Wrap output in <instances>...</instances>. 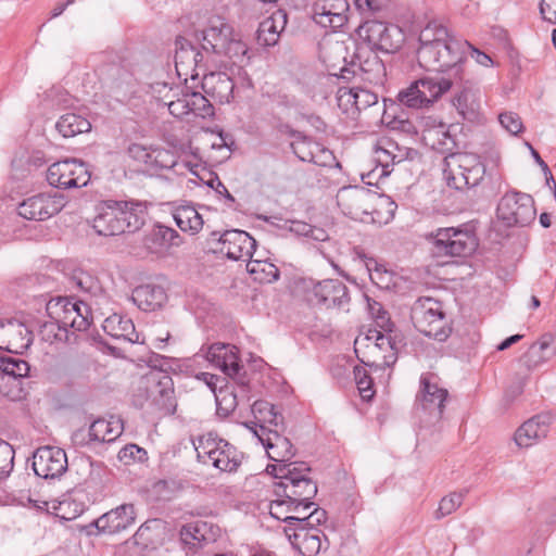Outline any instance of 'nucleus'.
Here are the masks:
<instances>
[{"label":"nucleus","mask_w":556,"mask_h":556,"mask_svg":"<svg viewBox=\"0 0 556 556\" xmlns=\"http://www.w3.org/2000/svg\"><path fill=\"white\" fill-rule=\"evenodd\" d=\"M417 60L427 71L452 72L448 77H422L397 94L399 105L408 109L428 108L453 86L462 83L464 46L438 20H432L419 33Z\"/></svg>","instance_id":"obj_1"},{"label":"nucleus","mask_w":556,"mask_h":556,"mask_svg":"<svg viewBox=\"0 0 556 556\" xmlns=\"http://www.w3.org/2000/svg\"><path fill=\"white\" fill-rule=\"evenodd\" d=\"M143 224L144 219L136 212L134 204L114 200H106L99 204L97 215L92 219L94 231L105 237L135 232Z\"/></svg>","instance_id":"obj_2"},{"label":"nucleus","mask_w":556,"mask_h":556,"mask_svg":"<svg viewBox=\"0 0 556 556\" xmlns=\"http://www.w3.org/2000/svg\"><path fill=\"white\" fill-rule=\"evenodd\" d=\"M194 37L201 41V47L205 52L211 51L229 59H240L248 51L233 27L222 17L211 18L207 27L195 31Z\"/></svg>","instance_id":"obj_3"},{"label":"nucleus","mask_w":556,"mask_h":556,"mask_svg":"<svg viewBox=\"0 0 556 556\" xmlns=\"http://www.w3.org/2000/svg\"><path fill=\"white\" fill-rule=\"evenodd\" d=\"M485 175V165L475 153H450L444 157L443 177L448 187L456 190L478 186Z\"/></svg>","instance_id":"obj_4"},{"label":"nucleus","mask_w":556,"mask_h":556,"mask_svg":"<svg viewBox=\"0 0 556 556\" xmlns=\"http://www.w3.org/2000/svg\"><path fill=\"white\" fill-rule=\"evenodd\" d=\"M431 252L437 257H467L478 248L475 232L464 227L439 228L428 236Z\"/></svg>","instance_id":"obj_5"},{"label":"nucleus","mask_w":556,"mask_h":556,"mask_svg":"<svg viewBox=\"0 0 556 556\" xmlns=\"http://www.w3.org/2000/svg\"><path fill=\"white\" fill-rule=\"evenodd\" d=\"M410 317L415 328L429 338L444 341L450 336L442 303L432 298H419L412 307Z\"/></svg>","instance_id":"obj_6"},{"label":"nucleus","mask_w":556,"mask_h":556,"mask_svg":"<svg viewBox=\"0 0 556 556\" xmlns=\"http://www.w3.org/2000/svg\"><path fill=\"white\" fill-rule=\"evenodd\" d=\"M198 459L203 464H211L223 472L237 471L243 455L236 446L212 433L203 435L195 445Z\"/></svg>","instance_id":"obj_7"},{"label":"nucleus","mask_w":556,"mask_h":556,"mask_svg":"<svg viewBox=\"0 0 556 556\" xmlns=\"http://www.w3.org/2000/svg\"><path fill=\"white\" fill-rule=\"evenodd\" d=\"M48 316L60 323V327L75 331H86L92 324L90 306L84 301H73L66 296H58L46 305Z\"/></svg>","instance_id":"obj_8"},{"label":"nucleus","mask_w":556,"mask_h":556,"mask_svg":"<svg viewBox=\"0 0 556 556\" xmlns=\"http://www.w3.org/2000/svg\"><path fill=\"white\" fill-rule=\"evenodd\" d=\"M357 31L371 50H379L384 53L396 52L405 39L399 26L375 18H367L359 25Z\"/></svg>","instance_id":"obj_9"},{"label":"nucleus","mask_w":556,"mask_h":556,"mask_svg":"<svg viewBox=\"0 0 556 556\" xmlns=\"http://www.w3.org/2000/svg\"><path fill=\"white\" fill-rule=\"evenodd\" d=\"M497 217L507 227H525L535 219L533 198L520 191L506 192L496 208Z\"/></svg>","instance_id":"obj_10"},{"label":"nucleus","mask_w":556,"mask_h":556,"mask_svg":"<svg viewBox=\"0 0 556 556\" xmlns=\"http://www.w3.org/2000/svg\"><path fill=\"white\" fill-rule=\"evenodd\" d=\"M147 392V401L164 415H173L176 412L174 382L169 375L163 371L151 372L141 380Z\"/></svg>","instance_id":"obj_11"},{"label":"nucleus","mask_w":556,"mask_h":556,"mask_svg":"<svg viewBox=\"0 0 556 556\" xmlns=\"http://www.w3.org/2000/svg\"><path fill=\"white\" fill-rule=\"evenodd\" d=\"M48 182L59 189L81 188L90 180L87 165L76 159H66L51 164L47 170Z\"/></svg>","instance_id":"obj_12"},{"label":"nucleus","mask_w":556,"mask_h":556,"mask_svg":"<svg viewBox=\"0 0 556 556\" xmlns=\"http://www.w3.org/2000/svg\"><path fill=\"white\" fill-rule=\"evenodd\" d=\"M447 395V390L439 387L433 374H424L416 396V408L439 420L442 418Z\"/></svg>","instance_id":"obj_13"},{"label":"nucleus","mask_w":556,"mask_h":556,"mask_svg":"<svg viewBox=\"0 0 556 556\" xmlns=\"http://www.w3.org/2000/svg\"><path fill=\"white\" fill-rule=\"evenodd\" d=\"M29 371V365L22 358L0 356V394L18 400L22 397V378Z\"/></svg>","instance_id":"obj_14"},{"label":"nucleus","mask_w":556,"mask_h":556,"mask_svg":"<svg viewBox=\"0 0 556 556\" xmlns=\"http://www.w3.org/2000/svg\"><path fill=\"white\" fill-rule=\"evenodd\" d=\"M307 299L313 305L325 308H344L350 303L348 287L339 279H326L315 283Z\"/></svg>","instance_id":"obj_15"},{"label":"nucleus","mask_w":556,"mask_h":556,"mask_svg":"<svg viewBox=\"0 0 556 556\" xmlns=\"http://www.w3.org/2000/svg\"><path fill=\"white\" fill-rule=\"evenodd\" d=\"M64 205V197L58 192L39 193L18 205V215L29 220H46L58 214Z\"/></svg>","instance_id":"obj_16"},{"label":"nucleus","mask_w":556,"mask_h":556,"mask_svg":"<svg viewBox=\"0 0 556 556\" xmlns=\"http://www.w3.org/2000/svg\"><path fill=\"white\" fill-rule=\"evenodd\" d=\"M67 456L63 448L58 446H41L33 455V469L43 479H55L67 470Z\"/></svg>","instance_id":"obj_17"},{"label":"nucleus","mask_w":556,"mask_h":556,"mask_svg":"<svg viewBox=\"0 0 556 556\" xmlns=\"http://www.w3.org/2000/svg\"><path fill=\"white\" fill-rule=\"evenodd\" d=\"M285 429H271L261 425L254 429V434L266 450L268 457L276 463H287L294 456L290 440L282 435Z\"/></svg>","instance_id":"obj_18"},{"label":"nucleus","mask_w":556,"mask_h":556,"mask_svg":"<svg viewBox=\"0 0 556 556\" xmlns=\"http://www.w3.org/2000/svg\"><path fill=\"white\" fill-rule=\"evenodd\" d=\"M33 342V332L17 319L0 320V349L22 354Z\"/></svg>","instance_id":"obj_19"},{"label":"nucleus","mask_w":556,"mask_h":556,"mask_svg":"<svg viewBox=\"0 0 556 556\" xmlns=\"http://www.w3.org/2000/svg\"><path fill=\"white\" fill-rule=\"evenodd\" d=\"M348 0H317L313 7V20L321 27L333 30L348 22Z\"/></svg>","instance_id":"obj_20"},{"label":"nucleus","mask_w":556,"mask_h":556,"mask_svg":"<svg viewBox=\"0 0 556 556\" xmlns=\"http://www.w3.org/2000/svg\"><path fill=\"white\" fill-rule=\"evenodd\" d=\"M137 511L134 504H122L94 520L99 532L115 534L127 530L136 522Z\"/></svg>","instance_id":"obj_21"},{"label":"nucleus","mask_w":556,"mask_h":556,"mask_svg":"<svg viewBox=\"0 0 556 556\" xmlns=\"http://www.w3.org/2000/svg\"><path fill=\"white\" fill-rule=\"evenodd\" d=\"M220 252L229 260H250L256 248V241L243 230L232 229L225 231L220 238Z\"/></svg>","instance_id":"obj_22"},{"label":"nucleus","mask_w":556,"mask_h":556,"mask_svg":"<svg viewBox=\"0 0 556 556\" xmlns=\"http://www.w3.org/2000/svg\"><path fill=\"white\" fill-rule=\"evenodd\" d=\"M371 199L369 190L358 186H348L341 188L337 193V204L343 214L351 218H359L364 214H369V200Z\"/></svg>","instance_id":"obj_23"},{"label":"nucleus","mask_w":556,"mask_h":556,"mask_svg":"<svg viewBox=\"0 0 556 556\" xmlns=\"http://www.w3.org/2000/svg\"><path fill=\"white\" fill-rule=\"evenodd\" d=\"M460 76L462 83L453 86L456 90L453 105L464 118L473 121L480 109V91L471 79L466 78L465 70H462Z\"/></svg>","instance_id":"obj_24"},{"label":"nucleus","mask_w":556,"mask_h":556,"mask_svg":"<svg viewBox=\"0 0 556 556\" xmlns=\"http://www.w3.org/2000/svg\"><path fill=\"white\" fill-rule=\"evenodd\" d=\"M203 62V53L186 37L178 36L175 40V67L179 76L195 78L197 68Z\"/></svg>","instance_id":"obj_25"},{"label":"nucleus","mask_w":556,"mask_h":556,"mask_svg":"<svg viewBox=\"0 0 556 556\" xmlns=\"http://www.w3.org/2000/svg\"><path fill=\"white\" fill-rule=\"evenodd\" d=\"M179 535L185 545L197 549L214 543L220 535V529L212 522L197 520L182 526Z\"/></svg>","instance_id":"obj_26"},{"label":"nucleus","mask_w":556,"mask_h":556,"mask_svg":"<svg viewBox=\"0 0 556 556\" xmlns=\"http://www.w3.org/2000/svg\"><path fill=\"white\" fill-rule=\"evenodd\" d=\"M552 417L548 414L535 415L525 421L515 432L514 440L519 447H530L545 439L549 432Z\"/></svg>","instance_id":"obj_27"},{"label":"nucleus","mask_w":556,"mask_h":556,"mask_svg":"<svg viewBox=\"0 0 556 556\" xmlns=\"http://www.w3.org/2000/svg\"><path fill=\"white\" fill-rule=\"evenodd\" d=\"M292 544L303 556H316L321 549L328 548L329 541L316 527L298 526L294 528Z\"/></svg>","instance_id":"obj_28"},{"label":"nucleus","mask_w":556,"mask_h":556,"mask_svg":"<svg viewBox=\"0 0 556 556\" xmlns=\"http://www.w3.org/2000/svg\"><path fill=\"white\" fill-rule=\"evenodd\" d=\"M233 346L224 343H215L211 345L206 352V359L214 366L222 369L227 376L231 378H239V381L243 383L240 378V372L243 366L233 351Z\"/></svg>","instance_id":"obj_29"},{"label":"nucleus","mask_w":556,"mask_h":556,"mask_svg":"<svg viewBox=\"0 0 556 556\" xmlns=\"http://www.w3.org/2000/svg\"><path fill=\"white\" fill-rule=\"evenodd\" d=\"M235 83L231 77L224 72H211L204 74L202 79V89L204 93L214 102L229 103L232 99Z\"/></svg>","instance_id":"obj_30"},{"label":"nucleus","mask_w":556,"mask_h":556,"mask_svg":"<svg viewBox=\"0 0 556 556\" xmlns=\"http://www.w3.org/2000/svg\"><path fill=\"white\" fill-rule=\"evenodd\" d=\"M287 22V12L282 9H275L268 17L260 23L256 31L257 43L265 48L277 45Z\"/></svg>","instance_id":"obj_31"},{"label":"nucleus","mask_w":556,"mask_h":556,"mask_svg":"<svg viewBox=\"0 0 556 556\" xmlns=\"http://www.w3.org/2000/svg\"><path fill=\"white\" fill-rule=\"evenodd\" d=\"M294 481V484L275 486L274 493L276 496L293 500L302 506V510H308L314 505L312 500L317 494V484L311 478Z\"/></svg>","instance_id":"obj_32"},{"label":"nucleus","mask_w":556,"mask_h":556,"mask_svg":"<svg viewBox=\"0 0 556 556\" xmlns=\"http://www.w3.org/2000/svg\"><path fill=\"white\" fill-rule=\"evenodd\" d=\"M131 298L140 309L151 312L160 308L166 302L167 294L163 287L146 283L136 287Z\"/></svg>","instance_id":"obj_33"},{"label":"nucleus","mask_w":556,"mask_h":556,"mask_svg":"<svg viewBox=\"0 0 556 556\" xmlns=\"http://www.w3.org/2000/svg\"><path fill=\"white\" fill-rule=\"evenodd\" d=\"M102 328L112 338L124 339L131 343L139 341V334L135 329V325L128 317L113 314L104 319Z\"/></svg>","instance_id":"obj_34"},{"label":"nucleus","mask_w":556,"mask_h":556,"mask_svg":"<svg viewBox=\"0 0 556 556\" xmlns=\"http://www.w3.org/2000/svg\"><path fill=\"white\" fill-rule=\"evenodd\" d=\"M149 241L151 244L148 248L157 254L165 253L170 248L180 247L184 242L181 236L175 229L164 225L154 227Z\"/></svg>","instance_id":"obj_35"},{"label":"nucleus","mask_w":556,"mask_h":556,"mask_svg":"<svg viewBox=\"0 0 556 556\" xmlns=\"http://www.w3.org/2000/svg\"><path fill=\"white\" fill-rule=\"evenodd\" d=\"M123 432V425L118 419H96L89 427V441L104 443L115 441Z\"/></svg>","instance_id":"obj_36"},{"label":"nucleus","mask_w":556,"mask_h":556,"mask_svg":"<svg viewBox=\"0 0 556 556\" xmlns=\"http://www.w3.org/2000/svg\"><path fill=\"white\" fill-rule=\"evenodd\" d=\"M422 138L426 144L442 153L452 151L455 146V140L451 136L448 127L443 123L427 126L422 131Z\"/></svg>","instance_id":"obj_37"},{"label":"nucleus","mask_w":556,"mask_h":556,"mask_svg":"<svg viewBox=\"0 0 556 556\" xmlns=\"http://www.w3.org/2000/svg\"><path fill=\"white\" fill-rule=\"evenodd\" d=\"M292 137L294 138L291 142L293 153L303 162L318 164L317 153H325L327 150L300 131H293Z\"/></svg>","instance_id":"obj_38"},{"label":"nucleus","mask_w":556,"mask_h":556,"mask_svg":"<svg viewBox=\"0 0 556 556\" xmlns=\"http://www.w3.org/2000/svg\"><path fill=\"white\" fill-rule=\"evenodd\" d=\"M252 413L257 424L253 428H258L261 425H265L271 429H285L282 415L275 409V406L266 401H256L252 405Z\"/></svg>","instance_id":"obj_39"},{"label":"nucleus","mask_w":556,"mask_h":556,"mask_svg":"<svg viewBox=\"0 0 556 556\" xmlns=\"http://www.w3.org/2000/svg\"><path fill=\"white\" fill-rule=\"evenodd\" d=\"M173 217L184 232L197 235L203 228V218L192 205L178 206L174 211Z\"/></svg>","instance_id":"obj_40"},{"label":"nucleus","mask_w":556,"mask_h":556,"mask_svg":"<svg viewBox=\"0 0 556 556\" xmlns=\"http://www.w3.org/2000/svg\"><path fill=\"white\" fill-rule=\"evenodd\" d=\"M156 87H159L156 91L160 93L162 92V90L166 91V93L161 100L163 104L167 106L169 113L173 116L182 118L190 114L188 90L182 91L180 97L174 99V97L177 94L174 88L168 87L167 84H157Z\"/></svg>","instance_id":"obj_41"},{"label":"nucleus","mask_w":556,"mask_h":556,"mask_svg":"<svg viewBox=\"0 0 556 556\" xmlns=\"http://www.w3.org/2000/svg\"><path fill=\"white\" fill-rule=\"evenodd\" d=\"M354 255L365 263L370 275V279L380 288H389L392 281V274L388 271L383 265L379 264L374 257L367 256L361 248H354Z\"/></svg>","instance_id":"obj_42"},{"label":"nucleus","mask_w":556,"mask_h":556,"mask_svg":"<svg viewBox=\"0 0 556 556\" xmlns=\"http://www.w3.org/2000/svg\"><path fill=\"white\" fill-rule=\"evenodd\" d=\"M55 128L64 138H72L76 135L89 131L91 124L81 115L66 113L59 118Z\"/></svg>","instance_id":"obj_43"},{"label":"nucleus","mask_w":556,"mask_h":556,"mask_svg":"<svg viewBox=\"0 0 556 556\" xmlns=\"http://www.w3.org/2000/svg\"><path fill=\"white\" fill-rule=\"evenodd\" d=\"M269 504V514L271 517L289 523L295 522L296 527L300 526V515H291L293 510H300L301 505L295 501L276 496Z\"/></svg>","instance_id":"obj_44"},{"label":"nucleus","mask_w":556,"mask_h":556,"mask_svg":"<svg viewBox=\"0 0 556 556\" xmlns=\"http://www.w3.org/2000/svg\"><path fill=\"white\" fill-rule=\"evenodd\" d=\"M358 72V75L362 76L363 80L374 85L382 84L386 78L384 64L376 54L361 61Z\"/></svg>","instance_id":"obj_45"},{"label":"nucleus","mask_w":556,"mask_h":556,"mask_svg":"<svg viewBox=\"0 0 556 556\" xmlns=\"http://www.w3.org/2000/svg\"><path fill=\"white\" fill-rule=\"evenodd\" d=\"M247 271L260 283H270L279 278V270L273 263L262 260H249Z\"/></svg>","instance_id":"obj_46"},{"label":"nucleus","mask_w":556,"mask_h":556,"mask_svg":"<svg viewBox=\"0 0 556 556\" xmlns=\"http://www.w3.org/2000/svg\"><path fill=\"white\" fill-rule=\"evenodd\" d=\"M105 84L110 92L118 97L126 93L128 86L131 84V75L123 67L112 65L108 70Z\"/></svg>","instance_id":"obj_47"},{"label":"nucleus","mask_w":556,"mask_h":556,"mask_svg":"<svg viewBox=\"0 0 556 556\" xmlns=\"http://www.w3.org/2000/svg\"><path fill=\"white\" fill-rule=\"evenodd\" d=\"M311 468L304 462H287L282 464L280 469L281 481L275 483V486H285L286 484H294L292 480L308 479Z\"/></svg>","instance_id":"obj_48"},{"label":"nucleus","mask_w":556,"mask_h":556,"mask_svg":"<svg viewBox=\"0 0 556 556\" xmlns=\"http://www.w3.org/2000/svg\"><path fill=\"white\" fill-rule=\"evenodd\" d=\"M217 414L224 417L229 416L237 407V395L233 387L228 384L219 386L218 392L215 393Z\"/></svg>","instance_id":"obj_49"},{"label":"nucleus","mask_w":556,"mask_h":556,"mask_svg":"<svg viewBox=\"0 0 556 556\" xmlns=\"http://www.w3.org/2000/svg\"><path fill=\"white\" fill-rule=\"evenodd\" d=\"M188 101L190 114L202 118L214 115L212 100L206 94H202L198 91H188Z\"/></svg>","instance_id":"obj_50"},{"label":"nucleus","mask_w":556,"mask_h":556,"mask_svg":"<svg viewBox=\"0 0 556 556\" xmlns=\"http://www.w3.org/2000/svg\"><path fill=\"white\" fill-rule=\"evenodd\" d=\"M382 122L393 130H399L407 135L416 134L415 125L402 114H396L394 105L383 110Z\"/></svg>","instance_id":"obj_51"},{"label":"nucleus","mask_w":556,"mask_h":556,"mask_svg":"<svg viewBox=\"0 0 556 556\" xmlns=\"http://www.w3.org/2000/svg\"><path fill=\"white\" fill-rule=\"evenodd\" d=\"M71 283L85 293L97 295L101 292L99 280L85 270H75L71 277Z\"/></svg>","instance_id":"obj_52"},{"label":"nucleus","mask_w":556,"mask_h":556,"mask_svg":"<svg viewBox=\"0 0 556 556\" xmlns=\"http://www.w3.org/2000/svg\"><path fill=\"white\" fill-rule=\"evenodd\" d=\"M465 492H453L442 497L434 513L435 519H441L458 509L464 501Z\"/></svg>","instance_id":"obj_53"},{"label":"nucleus","mask_w":556,"mask_h":556,"mask_svg":"<svg viewBox=\"0 0 556 556\" xmlns=\"http://www.w3.org/2000/svg\"><path fill=\"white\" fill-rule=\"evenodd\" d=\"M353 374L361 396L364 400H370L374 396L375 391L372 389V380L367 370L364 367L355 366Z\"/></svg>","instance_id":"obj_54"},{"label":"nucleus","mask_w":556,"mask_h":556,"mask_svg":"<svg viewBox=\"0 0 556 556\" xmlns=\"http://www.w3.org/2000/svg\"><path fill=\"white\" fill-rule=\"evenodd\" d=\"M338 106L345 114L354 115L356 113L357 100L355 99V86L340 87L337 92Z\"/></svg>","instance_id":"obj_55"},{"label":"nucleus","mask_w":556,"mask_h":556,"mask_svg":"<svg viewBox=\"0 0 556 556\" xmlns=\"http://www.w3.org/2000/svg\"><path fill=\"white\" fill-rule=\"evenodd\" d=\"M150 167L169 169L176 165V156L166 149H152Z\"/></svg>","instance_id":"obj_56"},{"label":"nucleus","mask_w":556,"mask_h":556,"mask_svg":"<svg viewBox=\"0 0 556 556\" xmlns=\"http://www.w3.org/2000/svg\"><path fill=\"white\" fill-rule=\"evenodd\" d=\"M41 334L45 340L50 341L51 343L55 341L67 342L70 341V331L60 327V323L52 320L50 323L45 324Z\"/></svg>","instance_id":"obj_57"},{"label":"nucleus","mask_w":556,"mask_h":556,"mask_svg":"<svg viewBox=\"0 0 556 556\" xmlns=\"http://www.w3.org/2000/svg\"><path fill=\"white\" fill-rule=\"evenodd\" d=\"M551 355H544L538 345L532 343L527 352L522 355L521 361L528 369H533L551 359Z\"/></svg>","instance_id":"obj_58"},{"label":"nucleus","mask_w":556,"mask_h":556,"mask_svg":"<svg viewBox=\"0 0 556 556\" xmlns=\"http://www.w3.org/2000/svg\"><path fill=\"white\" fill-rule=\"evenodd\" d=\"M375 160L382 167V174H389V167L395 163H400L402 159L394 154L390 148L377 147L375 151Z\"/></svg>","instance_id":"obj_59"},{"label":"nucleus","mask_w":556,"mask_h":556,"mask_svg":"<svg viewBox=\"0 0 556 556\" xmlns=\"http://www.w3.org/2000/svg\"><path fill=\"white\" fill-rule=\"evenodd\" d=\"M355 99L357 100L356 113L378 103L377 93L359 86H355Z\"/></svg>","instance_id":"obj_60"},{"label":"nucleus","mask_w":556,"mask_h":556,"mask_svg":"<svg viewBox=\"0 0 556 556\" xmlns=\"http://www.w3.org/2000/svg\"><path fill=\"white\" fill-rule=\"evenodd\" d=\"M14 450L11 444L0 441V477L8 476L13 469Z\"/></svg>","instance_id":"obj_61"},{"label":"nucleus","mask_w":556,"mask_h":556,"mask_svg":"<svg viewBox=\"0 0 556 556\" xmlns=\"http://www.w3.org/2000/svg\"><path fill=\"white\" fill-rule=\"evenodd\" d=\"M501 125L510 134L517 135L523 128L522 121L517 113L504 112L498 116Z\"/></svg>","instance_id":"obj_62"},{"label":"nucleus","mask_w":556,"mask_h":556,"mask_svg":"<svg viewBox=\"0 0 556 556\" xmlns=\"http://www.w3.org/2000/svg\"><path fill=\"white\" fill-rule=\"evenodd\" d=\"M147 452L136 444H128L118 452L119 460L129 463L130 460H142Z\"/></svg>","instance_id":"obj_63"},{"label":"nucleus","mask_w":556,"mask_h":556,"mask_svg":"<svg viewBox=\"0 0 556 556\" xmlns=\"http://www.w3.org/2000/svg\"><path fill=\"white\" fill-rule=\"evenodd\" d=\"M128 155L138 161V162H141L146 165H150L151 163V153H152V149H148L147 147L142 146V144H139V143H131L129 147H128Z\"/></svg>","instance_id":"obj_64"}]
</instances>
